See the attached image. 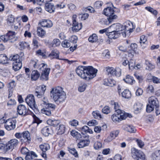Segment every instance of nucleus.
Returning <instances> with one entry per match:
<instances>
[{
	"label": "nucleus",
	"mask_w": 160,
	"mask_h": 160,
	"mask_svg": "<svg viewBox=\"0 0 160 160\" xmlns=\"http://www.w3.org/2000/svg\"><path fill=\"white\" fill-rule=\"evenodd\" d=\"M76 71L81 78L88 80L96 76L97 70L91 66H80L77 68Z\"/></svg>",
	"instance_id": "nucleus-1"
},
{
	"label": "nucleus",
	"mask_w": 160,
	"mask_h": 160,
	"mask_svg": "<svg viewBox=\"0 0 160 160\" xmlns=\"http://www.w3.org/2000/svg\"><path fill=\"white\" fill-rule=\"evenodd\" d=\"M50 94L56 103L58 105L64 102L66 97L65 92L60 87L52 88L50 91Z\"/></svg>",
	"instance_id": "nucleus-2"
},
{
	"label": "nucleus",
	"mask_w": 160,
	"mask_h": 160,
	"mask_svg": "<svg viewBox=\"0 0 160 160\" xmlns=\"http://www.w3.org/2000/svg\"><path fill=\"white\" fill-rule=\"evenodd\" d=\"M116 28L121 30L122 35L123 37H126L128 33L132 32L135 28L132 23L129 21L125 22L124 26L118 23V25L116 26Z\"/></svg>",
	"instance_id": "nucleus-3"
},
{
	"label": "nucleus",
	"mask_w": 160,
	"mask_h": 160,
	"mask_svg": "<svg viewBox=\"0 0 160 160\" xmlns=\"http://www.w3.org/2000/svg\"><path fill=\"white\" fill-rule=\"evenodd\" d=\"M118 25V23L114 24L109 27V30H108V36L110 39H115L118 38L119 35L122 34V31L121 30L118 29L116 26Z\"/></svg>",
	"instance_id": "nucleus-4"
},
{
	"label": "nucleus",
	"mask_w": 160,
	"mask_h": 160,
	"mask_svg": "<svg viewBox=\"0 0 160 160\" xmlns=\"http://www.w3.org/2000/svg\"><path fill=\"white\" fill-rule=\"evenodd\" d=\"M132 156L136 160H146L144 154L141 151L133 148L131 149Z\"/></svg>",
	"instance_id": "nucleus-5"
},
{
	"label": "nucleus",
	"mask_w": 160,
	"mask_h": 160,
	"mask_svg": "<svg viewBox=\"0 0 160 160\" xmlns=\"http://www.w3.org/2000/svg\"><path fill=\"white\" fill-rule=\"evenodd\" d=\"M103 14L111 19H115L117 16L114 13L113 8L111 7H108L105 8L103 11Z\"/></svg>",
	"instance_id": "nucleus-6"
},
{
	"label": "nucleus",
	"mask_w": 160,
	"mask_h": 160,
	"mask_svg": "<svg viewBox=\"0 0 160 160\" xmlns=\"http://www.w3.org/2000/svg\"><path fill=\"white\" fill-rule=\"evenodd\" d=\"M25 101L28 105L30 108L34 109H37V106L36 104L34 96L32 94H29L27 96Z\"/></svg>",
	"instance_id": "nucleus-7"
},
{
	"label": "nucleus",
	"mask_w": 160,
	"mask_h": 160,
	"mask_svg": "<svg viewBox=\"0 0 160 160\" xmlns=\"http://www.w3.org/2000/svg\"><path fill=\"white\" fill-rule=\"evenodd\" d=\"M18 143V141L16 139H13L10 140L6 145L7 151H12L16 147Z\"/></svg>",
	"instance_id": "nucleus-8"
},
{
	"label": "nucleus",
	"mask_w": 160,
	"mask_h": 160,
	"mask_svg": "<svg viewBox=\"0 0 160 160\" xmlns=\"http://www.w3.org/2000/svg\"><path fill=\"white\" fill-rule=\"evenodd\" d=\"M46 90V87L44 85H42L38 87L35 90L34 95L38 98H42Z\"/></svg>",
	"instance_id": "nucleus-9"
},
{
	"label": "nucleus",
	"mask_w": 160,
	"mask_h": 160,
	"mask_svg": "<svg viewBox=\"0 0 160 160\" xmlns=\"http://www.w3.org/2000/svg\"><path fill=\"white\" fill-rule=\"evenodd\" d=\"M47 66L44 67V68H42V69H39L42 71L40 78L41 80L43 81H47L48 79V75L50 69L49 68H47Z\"/></svg>",
	"instance_id": "nucleus-10"
},
{
	"label": "nucleus",
	"mask_w": 160,
	"mask_h": 160,
	"mask_svg": "<svg viewBox=\"0 0 160 160\" xmlns=\"http://www.w3.org/2000/svg\"><path fill=\"white\" fill-rule=\"evenodd\" d=\"M77 16L76 15H73L72 16V19L73 20V27L72 30L76 32H78L80 30L82 27V24L80 23H78L76 21V19Z\"/></svg>",
	"instance_id": "nucleus-11"
},
{
	"label": "nucleus",
	"mask_w": 160,
	"mask_h": 160,
	"mask_svg": "<svg viewBox=\"0 0 160 160\" xmlns=\"http://www.w3.org/2000/svg\"><path fill=\"white\" fill-rule=\"evenodd\" d=\"M16 120H13L11 119L7 120L5 123V128L8 130L9 131L13 130L15 128Z\"/></svg>",
	"instance_id": "nucleus-12"
},
{
	"label": "nucleus",
	"mask_w": 160,
	"mask_h": 160,
	"mask_svg": "<svg viewBox=\"0 0 160 160\" xmlns=\"http://www.w3.org/2000/svg\"><path fill=\"white\" fill-rule=\"evenodd\" d=\"M17 110L19 115L23 116L27 115L28 111V109L24 105L22 104L19 105L17 108Z\"/></svg>",
	"instance_id": "nucleus-13"
},
{
	"label": "nucleus",
	"mask_w": 160,
	"mask_h": 160,
	"mask_svg": "<svg viewBox=\"0 0 160 160\" xmlns=\"http://www.w3.org/2000/svg\"><path fill=\"white\" fill-rule=\"evenodd\" d=\"M39 148L41 150L42 152V154H41L42 157L44 158L47 157V155L46 152L49 149L50 147L49 145L47 143H44L40 145L39 146Z\"/></svg>",
	"instance_id": "nucleus-14"
},
{
	"label": "nucleus",
	"mask_w": 160,
	"mask_h": 160,
	"mask_svg": "<svg viewBox=\"0 0 160 160\" xmlns=\"http://www.w3.org/2000/svg\"><path fill=\"white\" fill-rule=\"evenodd\" d=\"M30 64L35 68L38 69H42V68H44V67L47 66V65L44 63H42L40 64H39L38 60H31Z\"/></svg>",
	"instance_id": "nucleus-15"
},
{
	"label": "nucleus",
	"mask_w": 160,
	"mask_h": 160,
	"mask_svg": "<svg viewBox=\"0 0 160 160\" xmlns=\"http://www.w3.org/2000/svg\"><path fill=\"white\" fill-rule=\"evenodd\" d=\"M39 24L43 27L51 28L52 26V23L50 20L42 19L39 22Z\"/></svg>",
	"instance_id": "nucleus-16"
},
{
	"label": "nucleus",
	"mask_w": 160,
	"mask_h": 160,
	"mask_svg": "<svg viewBox=\"0 0 160 160\" xmlns=\"http://www.w3.org/2000/svg\"><path fill=\"white\" fill-rule=\"evenodd\" d=\"M116 113L118 114L121 120L125 119L127 117L129 116L128 114L125 113L124 111L122 110H118L116 111Z\"/></svg>",
	"instance_id": "nucleus-17"
},
{
	"label": "nucleus",
	"mask_w": 160,
	"mask_h": 160,
	"mask_svg": "<svg viewBox=\"0 0 160 160\" xmlns=\"http://www.w3.org/2000/svg\"><path fill=\"white\" fill-rule=\"evenodd\" d=\"M45 8L46 11L52 13L54 11L55 7L54 5L51 3L46 2Z\"/></svg>",
	"instance_id": "nucleus-18"
},
{
	"label": "nucleus",
	"mask_w": 160,
	"mask_h": 160,
	"mask_svg": "<svg viewBox=\"0 0 160 160\" xmlns=\"http://www.w3.org/2000/svg\"><path fill=\"white\" fill-rule=\"evenodd\" d=\"M8 41L10 40L11 42L16 41L17 38L15 37V33L14 32L9 31L7 33Z\"/></svg>",
	"instance_id": "nucleus-19"
},
{
	"label": "nucleus",
	"mask_w": 160,
	"mask_h": 160,
	"mask_svg": "<svg viewBox=\"0 0 160 160\" xmlns=\"http://www.w3.org/2000/svg\"><path fill=\"white\" fill-rule=\"evenodd\" d=\"M142 104L140 103L137 102L136 103L134 106V113L136 114L140 113L142 109Z\"/></svg>",
	"instance_id": "nucleus-20"
},
{
	"label": "nucleus",
	"mask_w": 160,
	"mask_h": 160,
	"mask_svg": "<svg viewBox=\"0 0 160 160\" xmlns=\"http://www.w3.org/2000/svg\"><path fill=\"white\" fill-rule=\"evenodd\" d=\"M22 66V63L20 60L18 61L14 62L13 63L12 68L15 71L19 70Z\"/></svg>",
	"instance_id": "nucleus-21"
},
{
	"label": "nucleus",
	"mask_w": 160,
	"mask_h": 160,
	"mask_svg": "<svg viewBox=\"0 0 160 160\" xmlns=\"http://www.w3.org/2000/svg\"><path fill=\"white\" fill-rule=\"evenodd\" d=\"M40 74L37 70H34L32 71L31 75V78L32 80L36 81L39 77Z\"/></svg>",
	"instance_id": "nucleus-22"
},
{
	"label": "nucleus",
	"mask_w": 160,
	"mask_h": 160,
	"mask_svg": "<svg viewBox=\"0 0 160 160\" xmlns=\"http://www.w3.org/2000/svg\"><path fill=\"white\" fill-rule=\"evenodd\" d=\"M89 142V141L87 140H80L78 144V146L79 148H83L88 146Z\"/></svg>",
	"instance_id": "nucleus-23"
},
{
	"label": "nucleus",
	"mask_w": 160,
	"mask_h": 160,
	"mask_svg": "<svg viewBox=\"0 0 160 160\" xmlns=\"http://www.w3.org/2000/svg\"><path fill=\"white\" fill-rule=\"evenodd\" d=\"M149 103L153 106H156L158 105V102L156 98L154 96H151L148 99Z\"/></svg>",
	"instance_id": "nucleus-24"
},
{
	"label": "nucleus",
	"mask_w": 160,
	"mask_h": 160,
	"mask_svg": "<svg viewBox=\"0 0 160 160\" xmlns=\"http://www.w3.org/2000/svg\"><path fill=\"white\" fill-rule=\"evenodd\" d=\"M51 131V128L49 127H45L41 130L42 133L45 136H48Z\"/></svg>",
	"instance_id": "nucleus-25"
},
{
	"label": "nucleus",
	"mask_w": 160,
	"mask_h": 160,
	"mask_svg": "<svg viewBox=\"0 0 160 160\" xmlns=\"http://www.w3.org/2000/svg\"><path fill=\"white\" fill-rule=\"evenodd\" d=\"M123 80L127 83L132 84L135 82V81L132 77L129 75L126 76L125 78L123 79Z\"/></svg>",
	"instance_id": "nucleus-26"
},
{
	"label": "nucleus",
	"mask_w": 160,
	"mask_h": 160,
	"mask_svg": "<svg viewBox=\"0 0 160 160\" xmlns=\"http://www.w3.org/2000/svg\"><path fill=\"white\" fill-rule=\"evenodd\" d=\"M152 160H160V150L156 151L152 153Z\"/></svg>",
	"instance_id": "nucleus-27"
},
{
	"label": "nucleus",
	"mask_w": 160,
	"mask_h": 160,
	"mask_svg": "<svg viewBox=\"0 0 160 160\" xmlns=\"http://www.w3.org/2000/svg\"><path fill=\"white\" fill-rule=\"evenodd\" d=\"M124 129L127 131L131 133H135L136 131L134 127L131 125H126Z\"/></svg>",
	"instance_id": "nucleus-28"
},
{
	"label": "nucleus",
	"mask_w": 160,
	"mask_h": 160,
	"mask_svg": "<svg viewBox=\"0 0 160 160\" xmlns=\"http://www.w3.org/2000/svg\"><path fill=\"white\" fill-rule=\"evenodd\" d=\"M47 122L48 125L50 126L56 127L60 123V122L59 120L49 119L47 121Z\"/></svg>",
	"instance_id": "nucleus-29"
},
{
	"label": "nucleus",
	"mask_w": 160,
	"mask_h": 160,
	"mask_svg": "<svg viewBox=\"0 0 160 160\" xmlns=\"http://www.w3.org/2000/svg\"><path fill=\"white\" fill-rule=\"evenodd\" d=\"M8 24L9 25H12L15 22V17L14 15L11 14L8 16L7 19Z\"/></svg>",
	"instance_id": "nucleus-30"
},
{
	"label": "nucleus",
	"mask_w": 160,
	"mask_h": 160,
	"mask_svg": "<svg viewBox=\"0 0 160 160\" xmlns=\"http://www.w3.org/2000/svg\"><path fill=\"white\" fill-rule=\"evenodd\" d=\"M9 59L7 57L6 55L5 54H1L0 55V63L3 64L7 63Z\"/></svg>",
	"instance_id": "nucleus-31"
},
{
	"label": "nucleus",
	"mask_w": 160,
	"mask_h": 160,
	"mask_svg": "<svg viewBox=\"0 0 160 160\" xmlns=\"http://www.w3.org/2000/svg\"><path fill=\"white\" fill-rule=\"evenodd\" d=\"M58 129L57 134L61 135L63 134L65 131V126L63 124L59 125V127L57 128Z\"/></svg>",
	"instance_id": "nucleus-32"
},
{
	"label": "nucleus",
	"mask_w": 160,
	"mask_h": 160,
	"mask_svg": "<svg viewBox=\"0 0 160 160\" xmlns=\"http://www.w3.org/2000/svg\"><path fill=\"white\" fill-rule=\"evenodd\" d=\"M37 34L38 35L41 37H42L45 35L46 32L41 27H38L37 30Z\"/></svg>",
	"instance_id": "nucleus-33"
},
{
	"label": "nucleus",
	"mask_w": 160,
	"mask_h": 160,
	"mask_svg": "<svg viewBox=\"0 0 160 160\" xmlns=\"http://www.w3.org/2000/svg\"><path fill=\"white\" fill-rule=\"evenodd\" d=\"M122 97L126 98H129L131 96V93L127 89H126L122 93Z\"/></svg>",
	"instance_id": "nucleus-34"
},
{
	"label": "nucleus",
	"mask_w": 160,
	"mask_h": 160,
	"mask_svg": "<svg viewBox=\"0 0 160 160\" xmlns=\"http://www.w3.org/2000/svg\"><path fill=\"white\" fill-rule=\"evenodd\" d=\"M68 149L69 152L71 154L73 155L76 158L78 157V152L74 148L68 147Z\"/></svg>",
	"instance_id": "nucleus-35"
},
{
	"label": "nucleus",
	"mask_w": 160,
	"mask_h": 160,
	"mask_svg": "<svg viewBox=\"0 0 160 160\" xmlns=\"http://www.w3.org/2000/svg\"><path fill=\"white\" fill-rule=\"evenodd\" d=\"M88 40L91 42H96L98 40L97 36L95 34H93L89 37Z\"/></svg>",
	"instance_id": "nucleus-36"
},
{
	"label": "nucleus",
	"mask_w": 160,
	"mask_h": 160,
	"mask_svg": "<svg viewBox=\"0 0 160 160\" xmlns=\"http://www.w3.org/2000/svg\"><path fill=\"white\" fill-rule=\"evenodd\" d=\"M19 45L20 46L21 50H23L26 48H28L29 46V45L28 43L25 42H20L19 43Z\"/></svg>",
	"instance_id": "nucleus-37"
},
{
	"label": "nucleus",
	"mask_w": 160,
	"mask_h": 160,
	"mask_svg": "<svg viewBox=\"0 0 160 160\" xmlns=\"http://www.w3.org/2000/svg\"><path fill=\"white\" fill-rule=\"evenodd\" d=\"M111 119L113 121L115 122H118L121 121L116 113L112 116Z\"/></svg>",
	"instance_id": "nucleus-38"
},
{
	"label": "nucleus",
	"mask_w": 160,
	"mask_h": 160,
	"mask_svg": "<svg viewBox=\"0 0 160 160\" xmlns=\"http://www.w3.org/2000/svg\"><path fill=\"white\" fill-rule=\"evenodd\" d=\"M61 42L58 39H53L51 43L52 47H54L59 46Z\"/></svg>",
	"instance_id": "nucleus-39"
},
{
	"label": "nucleus",
	"mask_w": 160,
	"mask_h": 160,
	"mask_svg": "<svg viewBox=\"0 0 160 160\" xmlns=\"http://www.w3.org/2000/svg\"><path fill=\"white\" fill-rule=\"evenodd\" d=\"M145 64L147 65L146 67V69L150 70L154 68V66L148 60H146Z\"/></svg>",
	"instance_id": "nucleus-40"
},
{
	"label": "nucleus",
	"mask_w": 160,
	"mask_h": 160,
	"mask_svg": "<svg viewBox=\"0 0 160 160\" xmlns=\"http://www.w3.org/2000/svg\"><path fill=\"white\" fill-rule=\"evenodd\" d=\"M22 136L25 140H26L27 141L30 140V134L28 131L23 132L22 133Z\"/></svg>",
	"instance_id": "nucleus-41"
},
{
	"label": "nucleus",
	"mask_w": 160,
	"mask_h": 160,
	"mask_svg": "<svg viewBox=\"0 0 160 160\" xmlns=\"http://www.w3.org/2000/svg\"><path fill=\"white\" fill-rule=\"evenodd\" d=\"M92 115L95 118L99 119L102 118L101 114L99 111H96L93 112Z\"/></svg>",
	"instance_id": "nucleus-42"
},
{
	"label": "nucleus",
	"mask_w": 160,
	"mask_h": 160,
	"mask_svg": "<svg viewBox=\"0 0 160 160\" xmlns=\"http://www.w3.org/2000/svg\"><path fill=\"white\" fill-rule=\"evenodd\" d=\"M19 56L18 54L15 55L10 56L9 60L14 61V62L18 61V60H20L19 59Z\"/></svg>",
	"instance_id": "nucleus-43"
},
{
	"label": "nucleus",
	"mask_w": 160,
	"mask_h": 160,
	"mask_svg": "<svg viewBox=\"0 0 160 160\" xmlns=\"http://www.w3.org/2000/svg\"><path fill=\"white\" fill-rule=\"evenodd\" d=\"M119 133V130L113 131L110 133V135L114 139L118 136Z\"/></svg>",
	"instance_id": "nucleus-44"
},
{
	"label": "nucleus",
	"mask_w": 160,
	"mask_h": 160,
	"mask_svg": "<svg viewBox=\"0 0 160 160\" xmlns=\"http://www.w3.org/2000/svg\"><path fill=\"white\" fill-rule=\"evenodd\" d=\"M145 8L146 10H147L148 11L151 12V13L155 15H157L158 14V12L156 10H154L150 7H146Z\"/></svg>",
	"instance_id": "nucleus-45"
},
{
	"label": "nucleus",
	"mask_w": 160,
	"mask_h": 160,
	"mask_svg": "<svg viewBox=\"0 0 160 160\" xmlns=\"http://www.w3.org/2000/svg\"><path fill=\"white\" fill-rule=\"evenodd\" d=\"M41 112L42 113L45 114L47 116H50L51 115V111L48 108H43L41 109Z\"/></svg>",
	"instance_id": "nucleus-46"
},
{
	"label": "nucleus",
	"mask_w": 160,
	"mask_h": 160,
	"mask_svg": "<svg viewBox=\"0 0 160 160\" xmlns=\"http://www.w3.org/2000/svg\"><path fill=\"white\" fill-rule=\"evenodd\" d=\"M42 104L45 105H46V107L48 108H50L52 109L55 108L56 106L53 104L48 103L47 102L45 101H43Z\"/></svg>",
	"instance_id": "nucleus-47"
},
{
	"label": "nucleus",
	"mask_w": 160,
	"mask_h": 160,
	"mask_svg": "<svg viewBox=\"0 0 160 160\" xmlns=\"http://www.w3.org/2000/svg\"><path fill=\"white\" fill-rule=\"evenodd\" d=\"M121 69L119 67L116 68L114 69V75L117 77H119L121 75Z\"/></svg>",
	"instance_id": "nucleus-48"
},
{
	"label": "nucleus",
	"mask_w": 160,
	"mask_h": 160,
	"mask_svg": "<svg viewBox=\"0 0 160 160\" xmlns=\"http://www.w3.org/2000/svg\"><path fill=\"white\" fill-rule=\"evenodd\" d=\"M128 66L129 68L132 69L135 68V61L133 60H131L129 62Z\"/></svg>",
	"instance_id": "nucleus-49"
},
{
	"label": "nucleus",
	"mask_w": 160,
	"mask_h": 160,
	"mask_svg": "<svg viewBox=\"0 0 160 160\" xmlns=\"http://www.w3.org/2000/svg\"><path fill=\"white\" fill-rule=\"evenodd\" d=\"M49 57H53V58H55L57 59H59L58 57V51H52L51 53L49 55Z\"/></svg>",
	"instance_id": "nucleus-50"
},
{
	"label": "nucleus",
	"mask_w": 160,
	"mask_h": 160,
	"mask_svg": "<svg viewBox=\"0 0 160 160\" xmlns=\"http://www.w3.org/2000/svg\"><path fill=\"white\" fill-rule=\"evenodd\" d=\"M102 55L106 59H109L110 57L109 52L108 50H105L102 53Z\"/></svg>",
	"instance_id": "nucleus-51"
},
{
	"label": "nucleus",
	"mask_w": 160,
	"mask_h": 160,
	"mask_svg": "<svg viewBox=\"0 0 160 160\" xmlns=\"http://www.w3.org/2000/svg\"><path fill=\"white\" fill-rule=\"evenodd\" d=\"M62 45L64 48H68L70 46V43L69 41L65 40L62 42Z\"/></svg>",
	"instance_id": "nucleus-52"
},
{
	"label": "nucleus",
	"mask_w": 160,
	"mask_h": 160,
	"mask_svg": "<svg viewBox=\"0 0 160 160\" xmlns=\"http://www.w3.org/2000/svg\"><path fill=\"white\" fill-rule=\"evenodd\" d=\"M106 71L108 74L114 75V69L113 68L108 67Z\"/></svg>",
	"instance_id": "nucleus-53"
},
{
	"label": "nucleus",
	"mask_w": 160,
	"mask_h": 160,
	"mask_svg": "<svg viewBox=\"0 0 160 160\" xmlns=\"http://www.w3.org/2000/svg\"><path fill=\"white\" fill-rule=\"evenodd\" d=\"M102 112L103 113L108 114L110 112V108L108 106H105L102 109Z\"/></svg>",
	"instance_id": "nucleus-54"
},
{
	"label": "nucleus",
	"mask_w": 160,
	"mask_h": 160,
	"mask_svg": "<svg viewBox=\"0 0 160 160\" xmlns=\"http://www.w3.org/2000/svg\"><path fill=\"white\" fill-rule=\"evenodd\" d=\"M87 86V85L85 83L81 85L78 88V91L80 92H84Z\"/></svg>",
	"instance_id": "nucleus-55"
},
{
	"label": "nucleus",
	"mask_w": 160,
	"mask_h": 160,
	"mask_svg": "<svg viewBox=\"0 0 160 160\" xmlns=\"http://www.w3.org/2000/svg\"><path fill=\"white\" fill-rule=\"evenodd\" d=\"M84 11L85 12H87L88 11L90 13H94L95 12L94 8L90 6L85 8Z\"/></svg>",
	"instance_id": "nucleus-56"
},
{
	"label": "nucleus",
	"mask_w": 160,
	"mask_h": 160,
	"mask_svg": "<svg viewBox=\"0 0 160 160\" xmlns=\"http://www.w3.org/2000/svg\"><path fill=\"white\" fill-rule=\"evenodd\" d=\"M102 143L99 142H97L95 143L94 145V148L96 149H98L102 147Z\"/></svg>",
	"instance_id": "nucleus-57"
},
{
	"label": "nucleus",
	"mask_w": 160,
	"mask_h": 160,
	"mask_svg": "<svg viewBox=\"0 0 160 160\" xmlns=\"http://www.w3.org/2000/svg\"><path fill=\"white\" fill-rule=\"evenodd\" d=\"M147 41V38L145 36L142 35L140 37V42L141 44L145 43Z\"/></svg>",
	"instance_id": "nucleus-58"
},
{
	"label": "nucleus",
	"mask_w": 160,
	"mask_h": 160,
	"mask_svg": "<svg viewBox=\"0 0 160 160\" xmlns=\"http://www.w3.org/2000/svg\"><path fill=\"white\" fill-rule=\"evenodd\" d=\"M152 80L154 83L158 84L160 82V79L156 77L152 76Z\"/></svg>",
	"instance_id": "nucleus-59"
},
{
	"label": "nucleus",
	"mask_w": 160,
	"mask_h": 160,
	"mask_svg": "<svg viewBox=\"0 0 160 160\" xmlns=\"http://www.w3.org/2000/svg\"><path fill=\"white\" fill-rule=\"evenodd\" d=\"M136 141L140 148H142L144 146V142L141 140L137 139L136 140Z\"/></svg>",
	"instance_id": "nucleus-60"
},
{
	"label": "nucleus",
	"mask_w": 160,
	"mask_h": 160,
	"mask_svg": "<svg viewBox=\"0 0 160 160\" xmlns=\"http://www.w3.org/2000/svg\"><path fill=\"white\" fill-rule=\"evenodd\" d=\"M154 108V106L151 105H148L147 106L146 111L147 112H152Z\"/></svg>",
	"instance_id": "nucleus-61"
},
{
	"label": "nucleus",
	"mask_w": 160,
	"mask_h": 160,
	"mask_svg": "<svg viewBox=\"0 0 160 160\" xmlns=\"http://www.w3.org/2000/svg\"><path fill=\"white\" fill-rule=\"evenodd\" d=\"M98 124V122L96 120H92L91 121H89L88 123V124L89 126H92L97 125Z\"/></svg>",
	"instance_id": "nucleus-62"
},
{
	"label": "nucleus",
	"mask_w": 160,
	"mask_h": 160,
	"mask_svg": "<svg viewBox=\"0 0 160 160\" xmlns=\"http://www.w3.org/2000/svg\"><path fill=\"white\" fill-rule=\"evenodd\" d=\"M69 123L70 124L73 126H76L78 124V121L75 119H74L72 121H70Z\"/></svg>",
	"instance_id": "nucleus-63"
},
{
	"label": "nucleus",
	"mask_w": 160,
	"mask_h": 160,
	"mask_svg": "<svg viewBox=\"0 0 160 160\" xmlns=\"http://www.w3.org/2000/svg\"><path fill=\"white\" fill-rule=\"evenodd\" d=\"M114 19H111L109 18H108L107 19H104L103 20V22L104 24L105 25H108L111 23Z\"/></svg>",
	"instance_id": "nucleus-64"
}]
</instances>
